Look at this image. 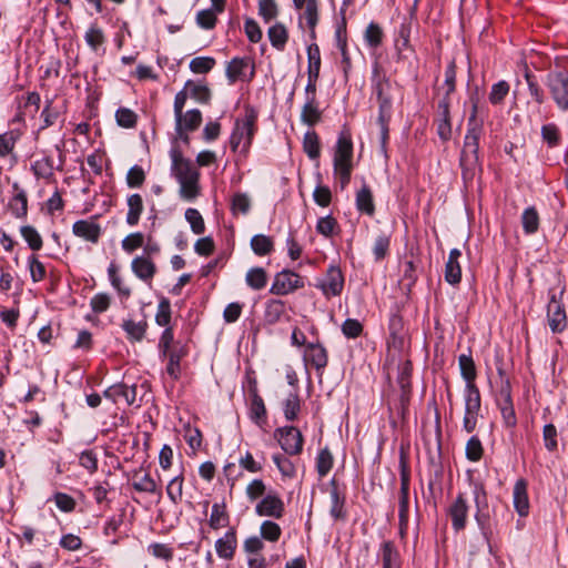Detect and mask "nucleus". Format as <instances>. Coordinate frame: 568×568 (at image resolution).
<instances>
[{
	"mask_svg": "<svg viewBox=\"0 0 568 568\" xmlns=\"http://www.w3.org/2000/svg\"><path fill=\"white\" fill-rule=\"evenodd\" d=\"M478 103L474 101L467 122L464 148L460 154V168L465 180L474 176L475 169L479 162V140L484 130V120L478 118Z\"/></svg>",
	"mask_w": 568,
	"mask_h": 568,
	"instance_id": "1",
	"label": "nucleus"
},
{
	"mask_svg": "<svg viewBox=\"0 0 568 568\" xmlns=\"http://www.w3.org/2000/svg\"><path fill=\"white\" fill-rule=\"evenodd\" d=\"M257 111L253 106L246 105L244 108V115L235 121V125L230 138V145L233 152L237 151L241 144V151L243 153L248 151L257 130Z\"/></svg>",
	"mask_w": 568,
	"mask_h": 568,
	"instance_id": "2",
	"label": "nucleus"
},
{
	"mask_svg": "<svg viewBox=\"0 0 568 568\" xmlns=\"http://www.w3.org/2000/svg\"><path fill=\"white\" fill-rule=\"evenodd\" d=\"M353 159V142L348 132L339 133L334 152V173L339 178L344 189L351 181Z\"/></svg>",
	"mask_w": 568,
	"mask_h": 568,
	"instance_id": "3",
	"label": "nucleus"
},
{
	"mask_svg": "<svg viewBox=\"0 0 568 568\" xmlns=\"http://www.w3.org/2000/svg\"><path fill=\"white\" fill-rule=\"evenodd\" d=\"M545 84L560 111H568V71H550L546 75Z\"/></svg>",
	"mask_w": 568,
	"mask_h": 568,
	"instance_id": "4",
	"label": "nucleus"
},
{
	"mask_svg": "<svg viewBox=\"0 0 568 568\" xmlns=\"http://www.w3.org/2000/svg\"><path fill=\"white\" fill-rule=\"evenodd\" d=\"M465 414L463 427L467 433H473L477 425V418L481 407V396L477 385H466L464 390Z\"/></svg>",
	"mask_w": 568,
	"mask_h": 568,
	"instance_id": "5",
	"label": "nucleus"
},
{
	"mask_svg": "<svg viewBox=\"0 0 568 568\" xmlns=\"http://www.w3.org/2000/svg\"><path fill=\"white\" fill-rule=\"evenodd\" d=\"M474 501L476 505L475 519L484 537L488 540L491 534L490 510L488 507L487 493L481 484L474 487Z\"/></svg>",
	"mask_w": 568,
	"mask_h": 568,
	"instance_id": "6",
	"label": "nucleus"
},
{
	"mask_svg": "<svg viewBox=\"0 0 568 568\" xmlns=\"http://www.w3.org/2000/svg\"><path fill=\"white\" fill-rule=\"evenodd\" d=\"M304 286L305 283L301 275L291 270H283L274 276L270 293L274 295H287Z\"/></svg>",
	"mask_w": 568,
	"mask_h": 568,
	"instance_id": "7",
	"label": "nucleus"
},
{
	"mask_svg": "<svg viewBox=\"0 0 568 568\" xmlns=\"http://www.w3.org/2000/svg\"><path fill=\"white\" fill-rule=\"evenodd\" d=\"M282 449L288 455H298L303 450V435L294 426L277 428L274 433Z\"/></svg>",
	"mask_w": 568,
	"mask_h": 568,
	"instance_id": "8",
	"label": "nucleus"
},
{
	"mask_svg": "<svg viewBox=\"0 0 568 568\" xmlns=\"http://www.w3.org/2000/svg\"><path fill=\"white\" fill-rule=\"evenodd\" d=\"M202 123V112L199 109H192L182 112L175 116V133L176 136L184 143L190 142L189 133L196 131Z\"/></svg>",
	"mask_w": 568,
	"mask_h": 568,
	"instance_id": "9",
	"label": "nucleus"
},
{
	"mask_svg": "<svg viewBox=\"0 0 568 568\" xmlns=\"http://www.w3.org/2000/svg\"><path fill=\"white\" fill-rule=\"evenodd\" d=\"M316 287L320 288L326 297L341 295L344 288V275L339 266L335 264L329 265L325 277L318 282Z\"/></svg>",
	"mask_w": 568,
	"mask_h": 568,
	"instance_id": "10",
	"label": "nucleus"
},
{
	"mask_svg": "<svg viewBox=\"0 0 568 568\" xmlns=\"http://www.w3.org/2000/svg\"><path fill=\"white\" fill-rule=\"evenodd\" d=\"M452 100L438 99L436 105L435 123L437 134L443 142H447L452 138V118H450Z\"/></svg>",
	"mask_w": 568,
	"mask_h": 568,
	"instance_id": "11",
	"label": "nucleus"
},
{
	"mask_svg": "<svg viewBox=\"0 0 568 568\" xmlns=\"http://www.w3.org/2000/svg\"><path fill=\"white\" fill-rule=\"evenodd\" d=\"M550 300L547 306L548 324L552 333H561L567 326L564 306L557 301L556 293L550 290Z\"/></svg>",
	"mask_w": 568,
	"mask_h": 568,
	"instance_id": "12",
	"label": "nucleus"
},
{
	"mask_svg": "<svg viewBox=\"0 0 568 568\" xmlns=\"http://www.w3.org/2000/svg\"><path fill=\"white\" fill-rule=\"evenodd\" d=\"M468 504L465 495L459 493L448 508V516L455 531L465 529L468 516Z\"/></svg>",
	"mask_w": 568,
	"mask_h": 568,
	"instance_id": "13",
	"label": "nucleus"
},
{
	"mask_svg": "<svg viewBox=\"0 0 568 568\" xmlns=\"http://www.w3.org/2000/svg\"><path fill=\"white\" fill-rule=\"evenodd\" d=\"M284 511V503L276 494H267L257 503L255 507V513L258 516L273 517L276 519L282 518Z\"/></svg>",
	"mask_w": 568,
	"mask_h": 568,
	"instance_id": "14",
	"label": "nucleus"
},
{
	"mask_svg": "<svg viewBox=\"0 0 568 568\" xmlns=\"http://www.w3.org/2000/svg\"><path fill=\"white\" fill-rule=\"evenodd\" d=\"M72 232L75 236L97 244L101 237L102 229L95 219L79 220L73 223Z\"/></svg>",
	"mask_w": 568,
	"mask_h": 568,
	"instance_id": "15",
	"label": "nucleus"
},
{
	"mask_svg": "<svg viewBox=\"0 0 568 568\" xmlns=\"http://www.w3.org/2000/svg\"><path fill=\"white\" fill-rule=\"evenodd\" d=\"M390 82L386 78H379L373 87V91L376 94L378 102V115H382V120L385 114H392V94H390Z\"/></svg>",
	"mask_w": 568,
	"mask_h": 568,
	"instance_id": "16",
	"label": "nucleus"
},
{
	"mask_svg": "<svg viewBox=\"0 0 568 568\" xmlns=\"http://www.w3.org/2000/svg\"><path fill=\"white\" fill-rule=\"evenodd\" d=\"M329 497H331V507L329 515L334 518V520H346L347 513L345 510V493L339 489L338 484L335 478L329 481Z\"/></svg>",
	"mask_w": 568,
	"mask_h": 568,
	"instance_id": "17",
	"label": "nucleus"
},
{
	"mask_svg": "<svg viewBox=\"0 0 568 568\" xmlns=\"http://www.w3.org/2000/svg\"><path fill=\"white\" fill-rule=\"evenodd\" d=\"M216 555L224 560H232L237 548V536L235 528H230L222 537L215 541Z\"/></svg>",
	"mask_w": 568,
	"mask_h": 568,
	"instance_id": "18",
	"label": "nucleus"
},
{
	"mask_svg": "<svg viewBox=\"0 0 568 568\" xmlns=\"http://www.w3.org/2000/svg\"><path fill=\"white\" fill-rule=\"evenodd\" d=\"M304 361L316 371H323L328 363L327 351L320 343H308L305 345Z\"/></svg>",
	"mask_w": 568,
	"mask_h": 568,
	"instance_id": "19",
	"label": "nucleus"
},
{
	"mask_svg": "<svg viewBox=\"0 0 568 568\" xmlns=\"http://www.w3.org/2000/svg\"><path fill=\"white\" fill-rule=\"evenodd\" d=\"M172 166L171 171L174 178L179 181L199 174V171L194 168L192 162L184 159L182 153L178 150L171 151Z\"/></svg>",
	"mask_w": 568,
	"mask_h": 568,
	"instance_id": "20",
	"label": "nucleus"
},
{
	"mask_svg": "<svg viewBox=\"0 0 568 568\" xmlns=\"http://www.w3.org/2000/svg\"><path fill=\"white\" fill-rule=\"evenodd\" d=\"M13 195L9 201V210L17 219H24L28 214V196L27 192L14 182L12 184Z\"/></svg>",
	"mask_w": 568,
	"mask_h": 568,
	"instance_id": "21",
	"label": "nucleus"
},
{
	"mask_svg": "<svg viewBox=\"0 0 568 568\" xmlns=\"http://www.w3.org/2000/svg\"><path fill=\"white\" fill-rule=\"evenodd\" d=\"M528 483L519 478L514 486L513 498L514 507L519 516L525 517L529 513Z\"/></svg>",
	"mask_w": 568,
	"mask_h": 568,
	"instance_id": "22",
	"label": "nucleus"
},
{
	"mask_svg": "<svg viewBox=\"0 0 568 568\" xmlns=\"http://www.w3.org/2000/svg\"><path fill=\"white\" fill-rule=\"evenodd\" d=\"M250 418L253 423L262 426L266 423V408L263 398L258 395L256 386L250 388Z\"/></svg>",
	"mask_w": 568,
	"mask_h": 568,
	"instance_id": "23",
	"label": "nucleus"
},
{
	"mask_svg": "<svg viewBox=\"0 0 568 568\" xmlns=\"http://www.w3.org/2000/svg\"><path fill=\"white\" fill-rule=\"evenodd\" d=\"M104 396L113 402H118L123 398L128 405H133L136 400V386H129L123 383L115 384L104 392Z\"/></svg>",
	"mask_w": 568,
	"mask_h": 568,
	"instance_id": "24",
	"label": "nucleus"
},
{
	"mask_svg": "<svg viewBox=\"0 0 568 568\" xmlns=\"http://www.w3.org/2000/svg\"><path fill=\"white\" fill-rule=\"evenodd\" d=\"M301 10L300 14V27H302V20L305 19L306 26L310 30V38L315 40L316 39V32L315 28L318 23V6L317 0H308L304 3V8H297Z\"/></svg>",
	"mask_w": 568,
	"mask_h": 568,
	"instance_id": "25",
	"label": "nucleus"
},
{
	"mask_svg": "<svg viewBox=\"0 0 568 568\" xmlns=\"http://www.w3.org/2000/svg\"><path fill=\"white\" fill-rule=\"evenodd\" d=\"M389 339L388 346L399 349L404 345V322L403 317L396 312L393 313L388 322Z\"/></svg>",
	"mask_w": 568,
	"mask_h": 568,
	"instance_id": "26",
	"label": "nucleus"
},
{
	"mask_svg": "<svg viewBox=\"0 0 568 568\" xmlns=\"http://www.w3.org/2000/svg\"><path fill=\"white\" fill-rule=\"evenodd\" d=\"M131 268L138 278L146 283H150L156 273L155 264L144 256L134 257L131 263Z\"/></svg>",
	"mask_w": 568,
	"mask_h": 568,
	"instance_id": "27",
	"label": "nucleus"
},
{
	"mask_svg": "<svg viewBox=\"0 0 568 568\" xmlns=\"http://www.w3.org/2000/svg\"><path fill=\"white\" fill-rule=\"evenodd\" d=\"M460 256L462 252L458 248L450 250L445 265V280L452 285L458 284L462 280Z\"/></svg>",
	"mask_w": 568,
	"mask_h": 568,
	"instance_id": "28",
	"label": "nucleus"
},
{
	"mask_svg": "<svg viewBox=\"0 0 568 568\" xmlns=\"http://www.w3.org/2000/svg\"><path fill=\"white\" fill-rule=\"evenodd\" d=\"M187 355V348L185 345L176 344L172 351H170L166 355L169 358L166 365V373L173 378L179 379L181 374V365L180 362L183 357Z\"/></svg>",
	"mask_w": 568,
	"mask_h": 568,
	"instance_id": "29",
	"label": "nucleus"
},
{
	"mask_svg": "<svg viewBox=\"0 0 568 568\" xmlns=\"http://www.w3.org/2000/svg\"><path fill=\"white\" fill-rule=\"evenodd\" d=\"M148 326V322L144 320L135 322L131 318H128L124 320L123 323L121 324L122 329L126 334V338L131 343H138L143 341L146 334Z\"/></svg>",
	"mask_w": 568,
	"mask_h": 568,
	"instance_id": "30",
	"label": "nucleus"
},
{
	"mask_svg": "<svg viewBox=\"0 0 568 568\" xmlns=\"http://www.w3.org/2000/svg\"><path fill=\"white\" fill-rule=\"evenodd\" d=\"M31 171L37 179L50 181L54 178V165L52 156L45 154L31 164Z\"/></svg>",
	"mask_w": 568,
	"mask_h": 568,
	"instance_id": "31",
	"label": "nucleus"
},
{
	"mask_svg": "<svg viewBox=\"0 0 568 568\" xmlns=\"http://www.w3.org/2000/svg\"><path fill=\"white\" fill-rule=\"evenodd\" d=\"M200 173L194 174L187 179L179 181L180 184V197L184 201L192 202L200 195Z\"/></svg>",
	"mask_w": 568,
	"mask_h": 568,
	"instance_id": "32",
	"label": "nucleus"
},
{
	"mask_svg": "<svg viewBox=\"0 0 568 568\" xmlns=\"http://www.w3.org/2000/svg\"><path fill=\"white\" fill-rule=\"evenodd\" d=\"M456 90V64L450 61L445 70L444 88L437 89L438 99L452 100V94Z\"/></svg>",
	"mask_w": 568,
	"mask_h": 568,
	"instance_id": "33",
	"label": "nucleus"
},
{
	"mask_svg": "<svg viewBox=\"0 0 568 568\" xmlns=\"http://www.w3.org/2000/svg\"><path fill=\"white\" fill-rule=\"evenodd\" d=\"M285 312V303L281 300H268L265 303L263 320L267 325H274L280 322Z\"/></svg>",
	"mask_w": 568,
	"mask_h": 568,
	"instance_id": "34",
	"label": "nucleus"
},
{
	"mask_svg": "<svg viewBox=\"0 0 568 568\" xmlns=\"http://www.w3.org/2000/svg\"><path fill=\"white\" fill-rule=\"evenodd\" d=\"M383 568H400V557L393 541H384L381 547Z\"/></svg>",
	"mask_w": 568,
	"mask_h": 568,
	"instance_id": "35",
	"label": "nucleus"
},
{
	"mask_svg": "<svg viewBox=\"0 0 568 568\" xmlns=\"http://www.w3.org/2000/svg\"><path fill=\"white\" fill-rule=\"evenodd\" d=\"M322 112L317 100H305L301 111V121L308 126H313L321 121Z\"/></svg>",
	"mask_w": 568,
	"mask_h": 568,
	"instance_id": "36",
	"label": "nucleus"
},
{
	"mask_svg": "<svg viewBox=\"0 0 568 568\" xmlns=\"http://www.w3.org/2000/svg\"><path fill=\"white\" fill-rule=\"evenodd\" d=\"M128 213H126V223L131 226H134L139 223L140 216L143 212V200L142 196L138 193L131 194L128 197Z\"/></svg>",
	"mask_w": 568,
	"mask_h": 568,
	"instance_id": "37",
	"label": "nucleus"
},
{
	"mask_svg": "<svg viewBox=\"0 0 568 568\" xmlns=\"http://www.w3.org/2000/svg\"><path fill=\"white\" fill-rule=\"evenodd\" d=\"M185 89L189 95L196 102L207 104L211 100V90L207 85L202 83H195L192 80L185 82Z\"/></svg>",
	"mask_w": 568,
	"mask_h": 568,
	"instance_id": "38",
	"label": "nucleus"
},
{
	"mask_svg": "<svg viewBox=\"0 0 568 568\" xmlns=\"http://www.w3.org/2000/svg\"><path fill=\"white\" fill-rule=\"evenodd\" d=\"M539 214L535 206H529L521 214V225L525 234H535L539 229Z\"/></svg>",
	"mask_w": 568,
	"mask_h": 568,
	"instance_id": "39",
	"label": "nucleus"
},
{
	"mask_svg": "<svg viewBox=\"0 0 568 568\" xmlns=\"http://www.w3.org/2000/svg\"><path fill=\"white\" fill-rule=\"evenodd\" d=\"M356 206L362 213L372 216L375 212V205L373 201V194L367 185L363 187L356 194Z\"/></svg>",
	"mask_w": 568,
	"mask_h": 568,
	"instance_id": "40",
	"label": "nucleus"
},
{
	"mask_svg": "<svg viewBox=\"0 0 568 568\" xmlns=\"http://www.w3.org/2000/svg\"><path fill=\"white\" fill-rule=\"evenodd\" d=\"M458 364L466 385H476L475 379L477 377V372L473 357L470 355L462 354L458 357Z\"/></svg>",
	"mask_w": 568,
	"mask_h": 568,
	"instance_id": "41",
	"label": "nucleus"
},
{
	"mask_svg": "<svg viewBox=\"0 0 568 568\" xmlns=\"http://www.w3.org/2000/svg\"><path fill=\"white\" fill-rule=\"evenodd\" d=\"M230 519L224 504H213L209 525L212 529L217 530L229 526Z\"/></svg>",
	"mask_w": 568,
	"mask_h": 568,
	"instance_id": "42",
	"label": "nucleus"
},
{
	"mask_svg": "<svg viewBox=\"0 0 568 568\" xmlns=\"http://www.w3.org/2000/svg\"><path fill=\"white\" fill-rule=\"evenodd\" d=\"M245 282L252 290L260 291L267 284V274L263 267H252L245 275Z\"/></svg>",
	"mask_w": 568,
	"mask_h": 568,
	"instance_id": "43",
	"label": "nucleus"
},
{
	"mask_svg": "<svg viewBox=\"0 0 568 568\" xmlns=\"http://www.w3.org/2000/svg\"><path fill=\"white\" fill-rule=\"evenodd\" d=\"M251 247L256 255L265 256L274 251V242L271 236L257 234L251 239Z\"/></svg>",
	"mask_w": 568,
	"mask_h": 568,
	"instance_id": "44",
	"label": "nucleus"
},
{
	"mask_svg": "<svg viewBox=\"0 0 568 568\" xmlns=\"http://www.w3.org/2000/svg\"><path fill=\"white\" fill-rule=\"evenodd\" d=\"M267 34H268V39L271 41V44L282 51L284 50L285 48V44L288 40V32L285 28L284 24L282 23H275L274 26H272L268 31H267Z\"/></svg>",
	"mask_w": 568,
	"mask_h": 568,
	"instance_id": "45",
	"label": "nucleus"
},
{
	"mask_svg": "<svg viewBox=\"0 0 568 568\" xmlns=\"http://www.w3.org/2000/svg\"><path fill=\"white\" fill-rule=\"evenodd\" d=\"M301 410V399L297 392H292L283 402V412L286 420L293 422Z\"/></svg>",
	"mask_w": 568,
	"mask_h": 568,
	"instance_id": "46",
	"label": "nucleus"
},
{
	"mask_svg": "<svg viewBox=\"0 0 568 568\" xmlns=\"http://www.w3.org/2000/svg\"><path fill=\"white\" fill-rule=\"evenodd\" d=\"M304 152L311 160H316L321 154V146L318 135L315 131H308L304 135L303 140Z\"/></svg>",
	"mask_w": 568,
	"mask_h": 568,
	"instance_id": "47",
	"label": "nucleus"
},
{
	"mask_svg": "<svg viewBox=\"0 0 568 568\" xmlns=\"http://www.w3.org/2000/svg\"><path fill=\"white\" fill-rule=\"evenodd\" d=\"M316 232L328 239L339 232V225L335 217L327 215L318 219L316 223Z\"/></svg>",
	"mask_w": 568,
	"mask_h": 568,
	"instance_id": "48",
	"label": "nucleus"
},
{
	"mask_svg": "<svg viewBox=\"0 0 568 568\" xmlns=\"http://www.w3.org/2000/svg\"><path fill=\"white\" fill-rule=\"evenodd\" d=\"M510 91V85L506 80H500L491 85L488 100L493 105L503 104L505 98Z\"/></svg>",
	"mask_w": 568,
	"mask_h": 568,
	"instance_id": "49",
	"label": "nucleus"
},
{
	"mask_svg": "<svg viewBox=\"0 0 568 568\" xmlns=\"http://www.w3.org/2000/svg\"><path fill=\"white\" fill-rule=\"evenodd\" d=\"M20 234L32 251H40L42 248L43 241L36 227L31 225L21 226Z\"/></svg>",
	"mask_w": 568,
	"mask_h": 568,
	"instance_id": "50",
	"label": "nucleus"
},
{
	"mask_svg": "<svg viewBox=\"0 0 568 568\" xmlns=\"http://www.w3.org/2000/svg\"><path fill=\"white\" fill-rule=\"evenodd\" d=\"M307 58H308L307 75L320 77L321 51H320V47L316 43H311L307 47Z\"/></svg>",
	"mask_w": 568,
	"mask_h": 568,
	"instance_id": "51",
	"label": "nucleus"
},
{
	"mask_svg": "<svg viewBox=\"0 0 568 568\" xmlns=\"http://www.w3.org/2000/svg\"><path fill=\"white\" fill-rule=\"evenodd\" d=\"M30 276L33 283L41 282L47 276L44 264L38 258V255L31 254L27 260Z\"/></svg>",
	"mask_w": 568,
	"mask_h": 568,
	"instance_id": "52",
	"label": "nucleus"
},
{
	"mask_svg": "<svg viewBox=\"0 0 568 568\" xmlns=\"http://www.w3.org/2000/svg\"><path fill=\"white\" fill-rule=\"evenodd\" d=\"M498 375L500 378V387L496 398L497 405L510 404L513 403L510 382L503 368H498Z\"/></svg>",
	"mask_w": 568,
	"mask_h": 568,
	"instance_id": "53",
	"label": "nucleus"
},
{
	"mask_svg": "<svg viewBox=\"0 0 568 568\" xmlns=\"http://www.w3.org/2000/svg\"><path fill=\"white\" fill-rule=\"evenodd\" d=\"M60 115H61L60 109L54 106L51 100H48L45 102V105H44L42 112H41V119H42L43 123L40 125L39 131L53 125L58 121Z\"/></svg>",
	"mask_w": 568,
	"mask_h": 568,
	"instance_id": "54",
	"label": "nucleus"
},
{
	"mask_svg": "<svg viewBox=\"0 0 568 568\" xmlns=\"http://www.w3.org/2000/svg\"><path fill=\"white\" fill-rule=\"evenodd\" d=\"M333 455L327 447L321 449L316 457V470L320 477H325L333 467Z\"/></svg>",
	"mask_w": 568,
	"mask_h": 568,
	"instance_id": "55",
	"label": "nucleus"
},
{
	"mask_svg": "<svg viewBox=\"0 0 568 568\" xmlns=\"http://www.w3.org/2000/svg\"><path fill=\"white\" fill-rule=\"evenodd\" d=\"M132 486L136 491L140 493L155 494L158 490L155 480L151 477L150 474L146 473L141 476L136 474L134 476Z\"/></svg>",
	"mask_w": 568,
	"mask_h": 568,
	"instance_id": "56",
	"label": "nucleus"
},
{
	"mask_svg": "<svg viewBox=\"0 0 568 568\" xmlns=\"http://www.w3.org/2000/svg\"><path fill=\"white\" fill-rule=\"evenodd\" d=\"M383 38H384V33H383L382 28L377 23L371 22L367 26L365 33H364V39H365L366 44L369 48L376 49L377 47H379L382 44Z\"/></svg>",
	"mask_w": 568,
	"mask_h": 568,
	"instance_id": "57",
	"label": "nucleus"
},
{
	"mask_svg": "<svg viewBox=\"0 0 568 568\" xmlns=\"http://www.w3.org/2000/svg\"><path fill=\"white\" fill-rule=\"evenodd\" d=\"M248 65V61L243 58L232 59L226 67V77L231 83H234L239 78L244 74L245 68Z\"/></svg>",
	"mask_w": 568,
	"mask_h": 568,
	"instance_id": "58",
	"label": "nucleus"
},
{
	"mask_svg": "<svg viewBox=\"0 0 568 568\" xmlns=\"http://www.w3.org/2000/svg\"><path fill=\"white\" fill-rule=\"evenodd\" d=\"M18 139L19 134L16 131L0 133V158L8 156L13 152Z\"/></svg>",
	"mask_w": 568,
	"mask_h": 568,
	"instance_id": "59",
	"label": "nucleus"
},
{
	"mask_svg": "<svg viewBox=\"0 0 568 568\" xmlns=\"http://www.w3.org/2000/svg\"><path fill=\"white\" fill-rule=\"evenodd\" d=\"M185 220L189 222L190 227L194 234H203L205 232V223L201 213L193 207L185 211Z\"/></svg>",
	"mask_w": 568,
	"mask_h": 568,
	"instance_id": "60",
	"label": "nucleus"
},
{
	"mask_svg": "<svg viewBox=\"0 0 568 568\" xmlns=\"http://www.w3.org/2000/svg\"><path fill=\"white\" fill-rule=\"evenodd\" d=\"M466 458L469 462H479L484 454V448L480 439L477 436H471L466 443L465 448Z\"/></svg>",
	"mask_w": 568,
	"mask_h": 568,
	"instance_id": "61",
	"label": "nucleus"
},
{
	"mask_svg": "<svg viewBox=\"0 0 568 568\" xmlns=\"http://www.w3.org/2000/svg\"><path fill=\"white\" fill-rule=\"evenodd\" d=\"M215 59L211 57H196L190 61V70L196 74L209 73L215 65Z\"/></svg>",
	"mask_w": 568,
	"mask_h": 568,
	"instance_id": "62",
	"label": "nucleus"
},
{
	"mask_svg": "<svg viewBox=\"0 0 568 568\" xmlns=\"http://www.w3.org/2000/svg\"><path fill=\"white\" fill-rule=\"evenodd\" d=\"M274 464L278 468L283 477L293 478L296 474L295 465L291 459L281 454H275L272 457Z\"/></svg>",
	"mask_w": 568,
	"mask_h": 568,
	"instance_id": "63",
	"label": "nucleus"
},
{
	"mask_svg": "<svg viewBox=\"0 0 568 568\" xmlns=\"http://www.w3.org/2000/svg\"><path fill=\"white\" fill-rule=\"evenodd\" d=\"M116 123L125 129L134 128L138 121V115L129 108H120L115 112Z\"/></svg>",
	"mask_w": 568,
	"mask_h": 568,
	"instance_id": "64",
	"label": "nucleus"
}]
</instances>
